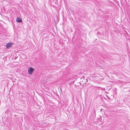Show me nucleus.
<instances>
[{"mask_svg":"<svg viewBox=\"0 0 130 130\" xmlns=\"http://www.w3.org/2000/svg\"><path fill=\"white\" fill-rule=\"evenodd\" d=\"M35 71L34 69L31 67H29L28 70V74L30 75H31L34 71Z\"/></svg>","mask_w":130,"mask_h":130,"instance_id":"1","label":"nucleus"},{"mask_svg":"<svg viewBox=\"0 0 130 130\" xmlns=\"http://www.w3.org/2000/svg\"><path fill=\"white\" fill-rule=\"evenodd\" d=\"M12 44V43H7L6 45V46L7 48H9L11 46Z\"/></svg>","mask_w":130,"mask_h":130,"instance_id":"2","label":"nucleus"},{"mask_svg":"<svg viewBox=\"0 0 130 130\" xmlns=\"http://www.w3.org/2000/svg\"><path fill=\"white\" fill-rule=\"evenodd\" d=\"M16 21L18 22L21 23L22 22V19L21 18L18 17L16 19Z\"/></svg>","mask_w":130,"mask_h":130,"instance_id":"3","label":"nucleus"},{"mask_svg":"<svg viewBox=\"0 0 130 130\" xmlns=\"http://www.w3.org/2000/svg\"><path fill=\"white\" fill-rule=\"evenodd\" d=\"M106 97L108 99H110V98L106 94Z\"/></svg>","mask_w":130,"mask_h":130,"instance_id":"4","label":"nucleus"},{"mask_svg":"<svg viewBox=\"0 0 130 130\" xmlns=\"http://www.w3.org/2000/svg\"><path fill=\"white\" fill-rule=\"evenodd\" d=\"M102 110V109H101L100 110V111H101Z\"/></svg>","mask_w":130,"mask_h":130,"instance_id":"5","label":"nucleus"}]
</instances>
